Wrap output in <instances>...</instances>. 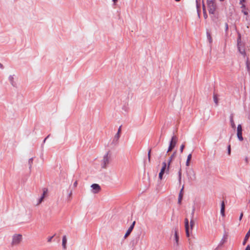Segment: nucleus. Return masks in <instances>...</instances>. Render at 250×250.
I'll list each match as a JSON object with an SVG mask.
<instances>
[{
	"instance_id": "1",
	"label": "nucleus",
	"mask_w": 250,
	"mask_h": 250,
	"mask_svg": "<svg viewBox=\"0 0 250 250\" xmlns=\"http://www.w3.org/2000/svg\"><path fill=\"white\" fill-rule=\"evenodd\" d=\"M192 216L191 218L190 221V227L189 226V222L187 218H186L185 219V229H186V236L188 237H189L190 236V229L191 231L192 230L193 228L195 225V222L193 220V216H194V209L192 211Z\"/></svg>"
},
{
	"instance_id": "2",
	"label": "nucleus",
	"mask_w": 250,
	"mask_h": 250,
	"mask_svg": "<svg viewBox=\"0 0 250 250\" xmlns=\"http://www.w3.org/2000/svg\"><path fill=\"white\" fill-rule=\"evenodd\" d=\"M111 159V154L109 152L106 153L104 155L103 159L102 162V167L103 168H106L107 166L109 164Z\"/></svg>"
},
{
	"instance_id": "3",
	"label": "nucleus",
	"mask_w": 250,
	"mask_h": 250,
	"mask_svg": "<svg viewBox=\"0 0 250 250\" xmlns=\"http://www.w3.org/2000/svg\"><path fill=\"white\" fill-rule=\"evenodd\" d=\"M22 240V235L21 234H15L13 236L11 245L12 246H17L19 245Z\"/></svg>"
},
{
	"instance_id": "4",
	"label": "nucleus",
	"mask_w": 250,
	"mask_h": 250,
	"mask_svg": "<svg viewBox=\"0 0 250 250\" xmlns=\"http://www.w3.org/2000/svg\"><path fill=\"white\" fill-rule=\"evenodd\" d=\"M177 141L178 139L176 136L172 137L167 152L171 151L176 146Z\"/></svg>"
},
{
	"instance_id": "5",
	"label": "nucleus",
	"mask_w": 250,
	"mask_h": 250,
	"mask_svg": "<svg viewBox=\"0 0 250 250\" xmlns=\"http://www.w3.org/2000/svg\"><path fill=\"white\" fill-rule=\"evenodd\" d=\"M208 8L209 14H214L216 9V4L215 2L207 3Z\"/></svg>"
},
{
	"instance_id": "6",
	"label": "nucleus",
	"mask_w": 250,
	"mask_h": 250,
	"mask_svg": "<svg viewBox=\"0 0 250 250\" xmlns=\"http://www.w3.org/2000/svg\"><path fill=\"white\" fill-rule=\"evenodd\" d=\"M167 163L166 162H164L162 163V167L160 170V172L159 174V178L160 180H162L163 179V176L165 172H167Z\"/></svg>"
},
{
	"instance_id": "7",
	"label": "nucleus",
	"mask_w": 250,
	"mask_h": 250,
	"mask_svg": "<svg viewBox=\"0 0 250 250\" xmlns=\"http://www.w3.org/2000/svg\"><path fill=\"white\" fill-rule=\"evenodd\" d=\"M237 135L240 141H242L243 140V138L242 137V129L241 125H239L237 126Z\"/></svg>"
},
{
	"instance_id": "8",
	"label": "nucleus",
	"mask_w": 250,
	"mask_h": 250,
	"mask_svg": "<svg viewBox=\"0 0 250 250\" xmlns=\"http://www.w3.org/2000/svg\"><path fill=\"white\" fill-rule=\"evenodd\" d=\"M91 187L92 188V192L94 193H97L101 190L100 186L98 184H92L91 185Z\"/></svg>"
},
{
	"instance_id": "9",
	"label": "nucleus",
	"mask_w": 250,
	"mask_h": 250,
	"mask_svg": "<svg viewBox=\"0 0 250 250\" xmlns=\"http://www.w3.org/2000/svg\"><path fill=\"white\" fill-rule=\"evenodd\" d=\"M174 240L175 241L174 245L178 246L179 245V235L178 230L176 229L174 230Z\"/></svg>"
},
{
	"instance_id": "10",
	"label": "nucleus",
	"mask_w": 250,
	"mask_h": 250,
	"mask_svg": "<svg viewBox=\"0 0 250 250\" xmlns=\"http://www.w3.org/2000/svg\"><path fill=\"white\" fill-rule=\"evenodd\" d=\"M135 224V221H134L133 222V223L132 224V225L130 226V227L129 228L128 230H127L126 232L125 233V236H124L125 238H126L129 235V234H130V233L131 232V231H132V230L134 228Z\"/></svg>"
},
{
	"instance_id": "11",
	"label": "nucleus",
	"mask_w": 250,
	"mask_h": 250,
	"mask_svg": "<svg viewBox=\"0 0 250 250\" xmlns=\"http://www.w3.org/2000/svg\"><path fill=\"white\" fill-rule=\"evenodd\" d=\"M238 48L241 54L245 55V51L243 48L241 42H240V37L238 40Z\"/></svg>"
},
{
	"instance_id": "12",
	"label": "nucleus",
	"mask_w": 250,
	"mask_h": 250,
	"mask_svg": "<svg viewBox=\"0 0 250 250\" xmlns=\"http://www.w3.org/2000/svg\"><path fill=\"white\" fill-rule=\"evenodd\" d=\"M184 185L182 186V188L180 191V193L179 194V196H178V203L180 205L181 204V202H182V198H183V190H184Z\"/></svg>"
},
{
	"instance_id": "13",
	"label": "nucleus",
	"mask_w": 250,
	"mask_h": 250,
	"mask_svg": "<svg viewBox=\"0 0 250 250\" xmlns=\"http://www.w3.org/2000/svg\"><path fill=\"white\" fill-rule=\"evenodd\" d=\"M66 243H67V238L66 235H64L62 237V246L63 247V249L65 250L66 249Z\"/></svg>"
},
{
	"instance_id": "14",
	"label": "nucleus",
	"mask_w": 250,
	"mask_h": 250,
	"mask_svg": "<svg viewBox=\"0 0 250 250\" xmlns=\"http://www.w3.org/2000/svg\"><path fill=\"white\" fill-rule=\"evenodd\" d=\"M241 8L242 9V12L244 13L245 15H248V9L246 7V5L245 4H242V5L241 6Z\"/></svg>"
},
{
	"instance_id": "15",
	"label": "nucleus",
	"mask_w": 250,
	"mask_h": 250,
	"mask_svg": "<svg viewBox=\"0 0 250 250\" xmlns=\"http://www.w3.org/2000/svg\"><path fill=\"white\" fill-rule=\"evenodd\" d=\"M175 153H174L170 157H169V159L168 160V164H167V171H169V166H170V163H171L172 161V159L173 158H174V155H175Z\"/></svg>"
},
{
	"instance_id": "16",
	"label": "nucleus",
	"mask_w": 250,
	"mask_h": 250,
	"mask_svg": "<svg viewBox=\"0 0 250 250\" xmlns=\"http://www.w3.org/2000/svg\"><path fill=\"white\" fill-rule=\"evenodd\" d=\"M250 236V229H249L248 232L247 233V234H246V235L245 236V239H244V241L243 242V245H245V244L246 243V242L248 240V239H249Z\"/></svg>"
},
{
	"instance_id": "17",
	"label": "nucleus",
	"mask_w": 250,
	"mask_h": 250,
	"mask_svg": "<svg viewBox=\"0 0 250 250\" xmlns=\"http://www.w3.org/2000/svg\"><path fill=\"white\" fill-rule=\"evenodd\" d=\"M191 157H192V155H191V154H189L188 156V157H187V161H186V166L187 167L189 166V164H190V161L191 160Z\"/></svg>"
},
{
	"instance_id": "18",
	"label": "nucleus",
	"mask_w": 250,
	"mask_h": 250,
	"mask_svg": "<svg viewBox=\"0 0 250 250\" xmlns=\"http://www.w3.org/2000/svg\"><path fill=\"white\" fill-rule=\"evenodd\" d=\"M224 212H225V204L224 202H222L221 204V213L223 216L224 215Z\"/></svg>"
},
{
	"instance_id": "19",
	"label": "nucleus",
	"mask_w": 250,
	"mask_h": 250,
	"mask_svg": "<svg viewBox=\"0 0 250 250\" xmlns=\"http://www.w3.org/2000/svg\"><path fill=\"white\" fill-rule=\"evenodd\" d=\"M121 126H120L118 129V132L115 135V138H117V139L118 140L120 136V133H121Z\"/></svg>"
},
{
	"instance_id": "20",
	"label": "nucleus",
	"mask_w": 250,
	"mask_h": 250,
	"mask_svg": "<svg viewBox=\"0 0 250 250\" xmlns=\"http://www.w3.org/2000/svg\"><path fill=\"white\" fill-rule=\"evenodd\" d=\"M213 101L215 102V103L216 104H218V99L217 98V96L215 94H214V95H213Z\"/></svg>"
},
{
	"instance_id": "21",
	"label": "nucleus",
	"mask_w": 250,
	"mask_h": 250,
	"mask_svg": "<svg viewBox=\"0 0 250 250\" xmlns=\"http://www.w3.org/2000/svg\"><path fill=\"white\" fill-rule=\"evenodd\" d=\"M42 190H43V193H42V197H43V198H44L46 194L47 193L48 190H47V189L46 188H43Z\"/></svg>"
},
{
	"instance_id": "22",
	"label": "nucleus",
	"mask_w": 250,
	"mask_h": 250,
	"mask_svg": "<svg viewBox=\"0 0 250 250\" xmlns=\"http://www.w3.org/2000/svg\"><path fill=\"white\" fill-rule=\"evenodd\" d=\"M230 123H231V125L232 128H235V124L232 119V118L230 120Z\"/></svg>"
},
{
	"instance_id": "23",
	"label": "nucleus",
	"mask_w": 250,
	"mask_h": 250,
	"mask_svg": "<svg viewBox=\"0 0 250 250\" xmlns=\"http://www.w3.org/2000/svg\"><path fill=\"white\" fill-rule=\"evenodd\" d=\"M185 145H184V144H182V145L181 146H180V152H181V153H182V152H183V150H184V148H185Z\"/></svg>"
},
{
	"instance_id": "24",
	"label": "nucleus",
	"mask_w": 250,
	"mask_h": 250,
	"mask_svg": "<svg viewBox=\"0 0 250 250\" xmlns=\"http://www.w3.org/2000/svg\"><path fill=\"white\" fill-rule=\"evenodd\" d=\"M207 37H208V40H209V42H211L212 39H211V37L210 35L208 33Z\"/></svg>"
},
{
	"instance_id": "25",
	"label": "nucleus",
	"mask_w": 250,
	"mask_h": 250,
	"mask_svg": "<svg viewBox=\"0 0 250 250\" xmlns=\"http://www.w3.org/2000/svg\"><path fill=\"white\" fill-rule=\"evenodd\" d=\"M151 154V149H149L148 152V160L149 162H150V154Z\"/></svg>"
},
{
	"instance_id": "26",
	"label": "nucleus",
	"mask_w": 250,
	"mask_h": 250,
	"mask_svg": "<svg viewBox=\"0 0 250 250\" xmlns=\"http://www.w3.org/2000/svg\"><path fill=\"white\" fill-rule=\"evenodd\" d=\"M182 173L181 170L179 171V181L181 182V181Z\"/></svg>"
},
{
	"instance_id": "27",
	"label": "nucleus",
	"mask_w": 250,
	"mask_h": 250,
	"mask_svg": "<svg viewBox=\"0 0 250 250\" xmlns=\"http://www.w3.org/2000/svg\"><path fill=\"white\" fill-rule=\"evenodd\" d=\"M44 198H43V197H41L39 200V202H38V205H39L42 202V201L43 200Z\"/></svg>"
},
{
	"instance_id": "28",
	"label": "nucleus",
	"mask_w": 250,
	"mask_h": 250,
	"mask_svg": "<svg viewBox=\"0 0 250 250\" xmlns=\"http://www.w3.org/2000/svg\"><path fill=\"white\" fill-rule=\"evenodd\" d=\"M246 2V0H240V4L242 5V4H244V2Z\"/></svg>"
},
{
	"instance_id": "29",
	"label": "nucleus",
	"mask_w": 250,
	"mask_h": 250,
	"mask_svg": "<svg viewBox=\"0 0 250 250\" xmlns=\"http://www.w3.org/2000/svg\"><path fill=\"white\" fill-rule=\"evenodd\" d=\"M228 154H229V155L230 154V145H229L228 146Z\"/></svg>"
},
{
	"instance_id": "30",
	"label": "nucleus",
	"mask_w": 250,
	"mask_h": 250,
	"mask_svg": "<svg viewBox=\"0 0 250 250\" xmlns=\"http://www.w3.org/2000/svg\"><path fill=\"white\" fill-rule=\"evenodd\" d=\"M212 2H215V0H207V3H209Z\"/></svg>"
},
{
	"instance_id": "31",
	"label": "nucleus",
	"mask_w": 250,
	"mask_h": 250,
	"mask_svg": "<svg viewBox=\"0 0 250 250\" xmlns=\"http://www.w3.org/2000/svg\"><path fill=\"white\" fill-rule=\"evenodd\" d=\"M77 184H78L77 181H75L73 184V186L74 187H76L77 186Z\"/></svg>"
},
{
	"instance_id": "32",
	"label": "nucleus",
	"mask_w": 250,
	"mask_h": 250,
	"mask_svg": "<svg viewBox=\"0 0 250 250\" xmlns=\"http://www.w3.org/2000/svg\"><path fill=\"white\" fill-rule=\"evenodd\" d=\"M53 237V236H51V237H49L48 239V242H51Z\"/></svg>"
},
{
	"instance_id": "33",
	"label": "nucleus",
	"mask_w": 250,
	"mask_h": 250,
	"mask_svg": "<svg viewBox=\"0 0 250 250\" xmlns=\"http://www.w3.org/2000/svg\"><path fill=\"white\" fill-rule=\"evenodd\" d=\"M245 250H250V246L248 245Z\"/></svg>"
},
{
	"instance_id": "34",
	"label": "nucleus",
	"mask_w": 250,
	"mask_h": 250,
	"mask_svg": "<svg viewBox=\"0 0 250 250\" xmlns=\"http://www.w3.org/2000/svg\"><path fill=\"white\" fill-rule=\"evenodd\" d=\"M243 213H241V214H240V217H239V220H241L242 217H243Z\"/></svg>"
},
{
	"instance_id": "35",
	"label": "nucleus",
	"mask_w": 250,
	"mask_h": 250,
	"mask_svg": "<svg viewBox=\"0 0 250 250\" xmlns=\"http://www.w3.org/2000/svg\"><path fill=\"white\" fill-rule=\"evenodd\" d=\"M72 191H71L70 192V193H69V197H71V195H72Z\"/></svg>"
},
{
	"instance_id": "36",
	"label": "nucleus",
	"mask_w": 250,
	"mask_h": 250,
	"mask_svg": "<svg viewBox=\"0 0 250 250\" xmlns=\"http://www.w3.org/2000/svg\"><path fill=\"white\" fill-rule=\"evenodd\" d=\"M113 0V2H114V3H116V2H117V0Z\"/></svg>"
},
{
	"instance_id": "37",
	"label": "nucleus",
	"mask_w": 250,
	"mask_h": 250,
	"mask_svg": "<svg viewBox=\"0 0 250 250\" xmlns=\"http://www.w3.org/2000/svg\"><path fill=\"white\" fill-rule=\"evenodd\" d=\"M193 175H194V178H195V174L194 173V172H193Z\"/></svg>"
},
{
	"instance_id": "38",
	"label": "nucleus",
	"mask_w": 250,
	"mask_h": 250,
	"mask_svg": "<svg viewBox=\"0 0 250 250\" xmlns=\"http://www.w3.org/2000/svg\"><path fill=\"white\" fill-rule=\"evenodd\" d=\"M228 24H226V28L228 29Z\"/></svg>"
},
{
	"instance_id": "39",
	"label": "nucleus",
	"mask_w": 250,
	"mask_h": 250,
	"mask_svg": "<svg viewBox=\"0 0 250 250\" xmlns=\"http://www.w3.org/2000/svg\"><path fill=\"white\" fill-rule=\"evenodd\" d=\"M29 161H30V162H32V159H30Z\"/></svg>"
},
{
	"instance_id": "40",
	"label": "nucleus",
	"mask_w": 250,
	"mask_h": 250,
	"mask_svg": "<svg viewBox=\"0 0 250 250\" xmlns=\"http://www.w3.org/2000/svg\"><path fill=\"white\" fill-rule=\"evenodd\" d=\"M47 137H47L46 138H45V139H44V142H45V140H46V139H47Z\"/></svg>"
},
{
	"instance_id": "41",
	"label": "nucleus",
	"mask_w": 250,
	"mask_h": 250,
	"mask_svg": "<svg viewBox=\"0 0 250 250\" xmlns=\"http://www.w3.org/2000/svg\"><path fill=\"white\" fill-rule=\"evenodd\" d=\"M176 1H179L180 0H175Z\"/></svg>"
},
{
	"instance_id": "42",
	"label": "nucleus",
	"mask_w": 250,
	"mask_h": 250,
	"mask_svg": "<svg viewBox=\"0 0 250 250\" xmlns=\"http://www.w3.org/2000/svg\"><path fill=\"white\" fill-rule=\"evenodd\" d=\"M247 66H248V65H249L248 62H247Z\"/></svg>"
},
{
	"instance_id": "43",
	"label": "nucleus",
	"mask_w": 250,
	"mask_h": 250,
	"mask_svg": "<svg viewBox=\"0 0 250 250\" xmlns=\"http://www.w3.org/2000/svg\"><path fill=\"white\" fill-rule=\"evenodd\" d=\"M221 1H224V0H220Z\"/></svg>"
}]
</instances>
